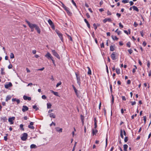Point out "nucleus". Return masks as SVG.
I'll return each instance as SVG.
<instances>
[{
    "instance_id": "6ab92c4d",
    "label": "nucleus",
    "mask_w": 151,
    "mask_h": 151,
    "mask_svg": "<svg viewBox=\"0 0 151 151\" xmlns=\"http://www.w3.org/2000/svg\"><path fill=\"white\" fill-rule=\"evenodd\" d=\"M50 91L55 95L57 96H59L58 93V92L54 91L52 90H50Z\"/></svg>"
},
{
    "instance_id": "49530a36",
    "label": "nucleus",
    "mask_w": 151,
    "mask_h": 151,
    "mask_svg": "<svg viewBox=\"0 0 151 151\" xmlns=\"http://www.w3.org/2000/svg\"><path fill=\"white\" fill-rule=\"evenodd\" d=\"M76 95H77V97L79 98V99H80L81 98V96L78 93V92L77 93H76Z\"/></svg>"
},
{
    "instance_id": "2eb2a0df",
    "label": "nucleus",
    "mask_w": 151,
    "mask_h": 151,
    "mask_svg": "<svg viewBox=\"0 0 151 151\" xmlns=\"http://www.w3.org/2000/svg\"><path fill=\"white\" fill-rule=\"evenodd\" d=\"M23 99L24 100H28L29 101H30L31 99V98L30 97H28L25 95L23 96Z\"/></svg>"
},
{
    "instance_id": "bb28decb",
    "label": "nucleus",
    "mask_w": 151,
    "mask_h": 151,
    "mask_svg": "<svg viewBox=\"0 0 151 151\" xmlns=\"http://www.w3.org/2000/svg\"><path fill=\"white\" fill-rule=\"evenodd\" d=\"M65 34L67 36L68 39H69L70 41H72L73 40L71 36L70 35H69L66 33H65Z\"/></svg>"
},
{
    "instance_id": "f03ea898",
    "label": "nucleus",
    "mask_w": 151,
    "mask_h": 151,
    "mask_svg": "<svg viewBox=\"0 0 151 151\" xmlns=\"http://www.w3.org/2000/svg\"><path fill=\"white\" fill-rule=\"evenodd\" d=\"M28 135L27 133H24L23 134L22 136L21 137V139L23 141H25L27 139Z\"/></svg>"
},
{
    "instance_id": "4d7b16f0",
    "label": "nucleus",
    "mask_w": 151,
    "mask_h": 151,
    "mask_svg": "<svg viewBox=\"0 0 151 151\" xmlns=\"http://www.w3.org/2000/svg\"><path fill=\"white\" fill-rule=\"evenodd\" d=\"M107 141H108V137L107 136L106 137V147L107 145Z\"/></svg>"
},
{
    "instance_id": "f3484780",
    "label": "nucleus",
    "mask_w": 151,
    "mask_h": 151,
    "mask_svg": "<svg viewBox=\"0 0 151 151\" xmlns=\"http://www.w3.org/2000/svg\"><path fill=\"white\" fill-rule=\"evenodd\" d=\"M49 116L50 117H52L53 118H55L56 117L55 115L53 113H50L49 114Z\"/></svg>"
},
{
    "instance_id": "b1692460",
    "label": "nucleus",
    "mask_w": 151,
    "mask_h": 151,
    "mask_svg": "<svg viewBox=\"0 0 151 151\" xmlns=\"http://www.w3.org/2000/svg\"><path fill=\"white\" fill-rule=\"evenodd\" d=\"M11 98L10 96H6V101H7L8 100H10Z\"/></svg>"
},
{
    "instance_id": "680f3d73",
    "label": "nucleus",
    "mask_w": 151,
    "mask_h": 151,
    "mask_svg": "<svg viewBox=\"0 0 151 151\" xmlns=\"http://www.w3.org/2000/svg\"><path fill=\"white\" fill-rule=\"evenodd\" d=\"M134 25L135 27H136L138 25V24L136 22H134Z\"/></svg>"
},
{
    "instance_id": "9d476101",
    "label": "nucleus",
    "mask_w": 151,
    "mask_h": 151,
    "mask_svg": "<svg viewBox=\"0 0 151 151\" xmlns=\"http://www.w3.org/2000/svg\"><path fill=\"white\" fill-rule=\"evenodd\" d=\"M107 21L111 22L112 21V20L110 18H106L103 20V22L104 23H105Z\"/></svg>"
},
{
    "instance_id": "4c0bfd02",
    "label": "nucleus",
    "mask_w": 151,
    "mask_h": 151,
    "mask_svg": "<svg viewBox=\"0 0 151 151\" xmlns=\"http://www.w3.org/2000/svg\"><path fill=\"white\" fill-rule=\"evenodd\" d=\"M118 29H117L116 31H115V32H116L118 35H119L121 33V32L120 31H118Z\"/></svg>"
},
{
    "instance_id": "412c9836",
    "label": "nucleus",
    "mask_w": 151,
    "mask_h": 151,
    "mask_svg": "<svg viewBox=\"0 0 151 151\" xmlns=\"http://www.w3.org/2000/svg\"><path fill=\"white\" fill-rule=\"evenodd\" d=\"M132 8H133L134 10H135L137 12H139V10L136 6H133Z\"/></svg>"
},
{
    "instance_id": "5701e85b",
    "label": "nucleus",
    "mask_w": 151,
    "mask_h": 151,
    "mask_svg": "<svg viewBox=\"0 0 151 151\" xmlns=\"http://www.w3.org/2000/svg\"><path fill=\"white\" fill-rule=\"evenodd\" d=\"M87 68L88 69V74L89 75H91V70L90 69V68L89 67H88Z\"/></svg>"
},
{
    "instance_id": "e433bc0d",
    "label": "nucleus",
    "mask_w": 151,
    "mask_h": 151,
    "mask_svg": "<svg viewBox=\"0 0 151 151\" xmlns=\"http://www.w3.org/2000/svg\"><path fill=\"white\" fill-rule=\"evenodd\" d=\"M4 70V68H1V74L4 75L5 74V72L3 71Z\"/></svg>"
},
{
    "instance_id": "1a4fd4ad",
    "label": "nucleus",
    "mask_w": 151,
    "mask_h": 151,
    "mask_svg": "<svg viewBox=\"0 0 151 151\" xmlns=\"http://www.w3.org/2000/svg\"><path fill=\"white\" fill-rule=\"evenodd\" d=\"M29 109V108L26 106H23V108L22 109V111L23 112H24L26 111H28Z\"/></svg>"
},
{
    "instance_id": "5fc2aeb1",
    "label": "nucleus",
    "mask_w": 151,
    "mask_h": 151,
    "mask_svg": "<svg viewBox=\"0 0 151 151\" xmlns=\"http://www.w3.org/2000/svg\"><path fill=\"white\" fill-rule=\"evenodd\" d=\"M131 104L132 105H134L135 104H136V102L135 101H134V102H133V101H131Z\"/></svg>"
},
{
    "instance_id": "2f4dec72",
    "label": "nucleus",
    "mask_w": 151,
    "mask_h": 151,
    "mask_svg": "<svg viewBox=\"0 0 151 151\" xmlns=\"http://www.w3.org/2000/svg\"><path fill=\"white\" fill-rule=\"evenodd\" d=\"M116 73L118 74H119L120 73V70L119 68H116Z\"/></svg>"
},
{
    "instance_id": "0eeeda50",
    "label": "nucleus",
    "mask_w": 151,
    "mask_h": 151,
    "mask_svg": "<svg viewBox=\"0 0 151 151\" xmlns=\"http://www.w3.org/2000/svg\"><path fill=\"white\" fill-rule=\"evenodd\" d=\"M15 118V117L13 116L12 117H10L9 118V122H10L11 124H13L14 122L13 121L14 120Z\"/></svg>"
},
{
    "instance_id": "f257e3e1",
    "label": "nucleus",
    "mask_w": 151,
    "mask_h": 151,
    "mask_svg": "<svg viewBox=\"0 0 151 151\" xmlns=\"http://www.w3.org/2000/svg\"><path fill=\"white\" fill-rule=\"evenodd\" d=\"M75 74L76 78L77 83H78L79 86H81V78L80 75L79 74H78L76 73H75Z\"/></svg>"
},
{
    "instance_id": "58836bf2",
    "label": "nucleus",
    "mask_w": 151,
    "mask_h": 151,
    "mask_svg": "<svg viewBox=\"0 0 151 151\" xmlns=\"http://www.w3.org/2000/svg\"><path fill=\"white\" fill-rule=\"evenodd\" d=\"M33 108L34 109H35L36 111H37L38 110L39 108L38 107H37V106L36 105H34L33 106Z\"/></svg>"
},
{
    "instance_id": "8fccbe9b",
    "label": "nucleus",
    "mask_w": 151,
    "mask_h": 151,
    "mask_svg": "<svg viewBox=\"0 0 151 151\" xmlns=\"http://www.w3.org/2000/svg\"><path fill=\"white\" fill-rule=\"evenodd\" d=\"M112 100H111V103L112 104H113L114 102V96L113 95H112Z\"/></svg>"
},
{
    "instance_id": "f704fd0d",
    "label": "nucleus",
    "mask_w": 151,
    "mask_h": 151,
    "mask_svg": "<svg viewBox=\"0 0 151 151\" xmlns=\"http://www.w3.org/2000/svg\"><path fill=\"white\" fill-rule=\"evenodd\" d=\"M120 136L122 139L124 138V136L123 135L122 130V129H121L120 130Z\"/></svg>"
},
{
    "instance_id": "7c9ffc66",
    "label": "nucleus",
    "mask_w": 151,
    "mask_h": 151,
    "mask_svg": "<svg viewBox=\"0 0 151 151\" xmlns=\"http://www.w3.org/2000/svg\"><path fill=\"white\" fill-rule=\"evenodd\" d=\"M37 147L34 144H32L30 146V148H35Z\"/></svg>"
},
{
    "instance_id": "ddd939ff",
    "label": "nucleus",
    "mask_w": 151,
    "mask_h": 151,
    "mask_svg": "<svg viewBox=\"0 0 151 151\" xmlns=\"http://www.w3.org/2000/svg\"><path fill=\"white\" fill-rule=\"evenodd\" d=\"M35 29L37 31V32L39 34H40L41 30L39 27L37 25L35 28Z\"/></svg>"
},
{
    "instance_id": "c03bdc74",
    "label": "nucleus",
    "mask_w": 151,
    "mask_h": 151,
    "mask_svg": "<svg viewBox=\"0 0 151 151\" xmlns=\"http://www.w3.org/2000/svg\"><path fill=\"white\" fill-rule=\"evenodd\" d=\"M128 51L130 54H131L133 52L132 50L131 49L128 50Z\"/></svg>"
},
{
    "instance_id": "052dcab7",
    "label": "nucleus",
    "mask_w": 151,
    "mask_h": 151,
    "mask_svg": "<svg viewBox=\"0 0 151 151\" xmlns=\"http://www.w3.org/2000/svg\"><path fill=\"white\" fill-rule=\"evenodd\" d=\"M12 67V64H10L8 66V68L9 69H11Z\"/></svg>"
},
{
    "instance_id": "0e129e2a",
    "label": "nucleus",
    "mask_w": 151,
    "mask_h": 151,
    "mask_svg": "<svg viewBox=\"0 0 151 151\" xmlns=\"http://www.w3.org/2000/svg\"><path fill=\"white\" fill-rule=\"evenodd\" d=\"M116 15L119 18L121 16V14H120L119 13H116Z\"/></svg>"
},
{
    "instance_id": "7ed1b4c3",
    "label": "nucleus",
    "mask_w": 151,
    "mask_h": 151,
    "mask_svg": "<svg viewBox=\"0 0 151 151\" xmlns=\"http://www.w3.org/2000/svg\"><path fill=\"white\" fill-rule=\"evenodd\" d=\"M52 54L58 58L60 59V58L58 53L56 52L55 50H52Z\"/></svg>"
},
{
    "instance_id": "3c124183",
    "label": "nucleus",
    "mask_w": 151,
    "mask_h": 151,
    "mask_svg": "<svg viewBox=\"0 0 151 151\" xmlns=\"http://www.w3.org/2000/svg\"><path fill=\"white\" fill-rule=\"evenodd\" d=\"M150 62L149 61H147V66L148 68H149L150 65Z\"/></svg>"
},
{
    "instance_id": "4be33fe9",
    "label": "nucleus",
    "mask_w": 151,
    "mask_h": 151,
    "mask_svg": "<svg viewBox=\"0 0 151 151\" xmlns=\"http://www.w3.org/2000/svg\"><path fill=\"white\" fill-rule=\"evenodd\" d=\"M128 147V145L126 144H125L124 145V151H127V149Z\"/></svg>"
},
{
    "instance_id": "bf43d9fd",
    "label": "nucleus",
    "mask_w": 151,
    "mask_h": 151,
    "mask_svg": "<svg viewBox=\"0 0 151 151\" xmlns=\"http://www.w3.org/2000/svg\"><path fill=\"white\" fill-rule=\"evenodd\" d=\"M144 120V123H145L146 121V117L145 116H143Z\"/></svg>"
},
{
    "instance_id": "9b49d317",
    "label": "nucleus",
    "mask_w": 151,
    "mask_h": 151,
    "mask_svg": "<svg viewBox=\"0 0 151 151\" xmlns=\"http://www.w3.org/2000/svg\"><path fill=\"white\" fill-rule=\"evenodd\" d=\"M12 86V84L11 82H9L8 84L5 85V87L6 88H8Z\"/></svg>"
},
{
    "instance_id": "c85d7f7f",
    "label": "nucleus",
    "mask_w": 151,
    "mask_h": 151,
    "mask_svg": "<svg viewBox=\"0 0 151 151\" xmlns=\"http://www.w3.org/2000/svg\"><path fill=\"white\" fill-rule=\"evenodd\" d=\"M114 50V46L112 45H111L110 47V50L111 51H113Z\"/></svg>"
},
{
    "instance_id": "603ef678",
    "label": "nucleus",
    "mask_w": 151,
    "mask_h": 151,
    "mask_svg": "<svg viewBox=\"0 0 151 151\" xmlns=\"http://www.w3.org/2000/svg\"><path fill=\"white\" fill-rule=\"evenodd\" d=\"M42 98L43 99H46L47 97L45 95H43L42 96Z\"/></svg>"
},
{
    "instance_id": "4468645a",
    "label": "nucleus",
    "mask_w": 151,
    "mask_h": 151,
    "mask_svg": "<svg viewBox=\"0 0 151 151\" xmlns=\"http://www.w3.org/2000/svg\"><path fill=\"white\" fill-rule=\"evenodd\" d=\"M55 130L56 131L60 132H62L63 129L62 128H60L59 127H57L55 128Z\"/></svg>"
},
{
    "instance_id": "09e8293b",
    "label": "nucleus",
    "mask_w": 151,
    "mask_h": 151,
    "mask_svg": "<svg viewBox=\"0 0 151 151\" xmlns=\"http://www.w3.org/2000/svg\"><path fill=\"white\" fill-rule=\"evenodd\" d=\"M61 84V82H60L57 84L56 85V87H58Z\"/></svg>"
},
{
    "instance_id": "864d4df0",
    "label": "nucleus",
    "mask_w": 151,
    "mask_h": 151,
    "mask_svg": "<svg viewBox=\"0 0 151 151\" xmlns=\"http://www.w3.org/2000/svg\"><path fill=\"white\" fill-rule=\"evenodd\" d=\"M86 16L88 18H89L90 17V15H89V14L88 13H86Z\"/></svg>"
},
{
    "instance_id": "6e6552de",
    "label": "nucleus",
    "mask_w": 151,
    "mask_h": 151,
    "mask_svg": "<svg viewBox=\"0 0 151 151\" xmlns=\"http://www.w3.org/2000/svg\"><path fill=\"white\" fill-rule=\"evenodd\" d=\"M48 22L49 24L51 26V27L52 28H54V24L52 22V21H51V20L50 19H49L48 20Z\"/></svg>"
},
{
    "instance_id": "a19ab883",
    "label": "nucleus",
    "mask_w": 151,
    "mask_h": 151,
    "mask_svg": "<svg viewBox=\"0 0 151 151\" xmlns=\"http://www.w3.org/2000/svg\"><path fill=\"white\" fill-rule=\"evenodd\" d=\"M127 47H130L131 43L129 42H128L127 43Z\"/></svg>"
},
{
    "instance_id": "37998d69",
    "label": "nucleus",
    "mask_w": 151,
    "mask_h": 151,
    "mask_svg": "<svg viewBox=\"0 0 151 151\" xmlns=\"http://www.w3.org/2000/svg\"><path fill=\"white\" fill-rule=\"evenodd\" d=\"M93 27H94V29L95 30H96V29H97V25L95 24V23H94L93 24Z\"/></svg>"
},
{
    "instance_id": "a18cd8bd",
    "label": "nucleus",
    "mask_w": 151,
    "mask_h": 151,
    "mask_svg": "<svg viewBox=\"0 0 151 151\" xmlns=\"http://www.w3.org/2000/svg\"><path fill=\"white\" fill-rule=\"evenodd\" d=\"M122 2L124 3H126L128 2V0H123Z\"/></svg>"
},
{
    "instance_id": "cd10ccee",
    "label": "nucleus",
    "mask_w": 151,
    "mask_h": 151,
    "mask_svg": "<svg viewBox=\"0 0 151 151\" xmlns=\"http://www.w3.org/2000/svg\"><path fill=\"white\" fill-rule=\"evenodd\" d=\"M52 106V105L50 103H47V108L48 109H50L51 108Z\"/></svg>"
},
{
    "instance_id": "dca6fc26",
    "label": "nucleus",
    "mask_w": 151,
    "mask_h": 151,
    "mask_svg": "<svg viewBox=\"0 0 151 151\" xmlns=\"http://www.w3.org/2000/svg\"><path fill=\"white\" fill-rule=\"evenodd\" d=\"M36 24H32L31 23L29 26L30 28H35V27L36 26Z\"/></svg>"
},
{
    "instance_id": "e2e57ef3",
    "label": "nucleus",
    "mask_w": 151,
    "mask_h": 151,
    "mask_svg": "<svg viewBox=\"0 0 151 151\" xmlns=\"http://www.w3.org/2000/svg\"><path fill=\"white\" fill-rule=\"evenodd\" d=\"M119 27H121L122 28L123 27V26L121 24V22L119 23Z\"/></svg>"
},
{
    "instance_id": "ea45409f",
    "label": "nucleus",
    "mask_w": 151,
    "mask_h": 151,
    "mask_svg": "<svg viewBox=\"0 0 151 151\" xmlns=\"http://www.w3.org/2000/svg\"><path fill=\"white\" fill-rule=\"evenodd\" d=\"M20 128L22 130L24 131V129L23 128V124H20Z\"/></svg>"
},
{
    "instance_id": "f8f14e48",
    "label": "nucleus",
    "mask_w": 151,
    "mask_h": 151,
    "mask_svg": "<svg viewBox=\"0 0 151 151\" xmlns=\"http://www.w3.org/2000/svg\"><path fill=\"white\" fill-rule=\"evenodd\" d=\"M34 123L32 122H31L30 123V125H28V127L30 129H34V127L33 126H31L30 125L32 126L33 125Z\"/></svg>"
},
{
    "instance_id": "a878e982",
    "label": "nucleus",
    "mask_w": 151,
    "mask_h": 151,
    "mask_svg": "<svg viewBox=\"0 0 151 151\" xmlns=\"http://www.w3.org/2000/svg\"><path fill=\"white\" fill-rule=\"evenodd\" d=\"M111 37L114 40H117L118 39V38H117L116 36L112 35Z\"/></svg>"
},
{
    "instance_id": "de8ad7c7",
    "label": "nucleus",
    "mask_w": 151,
    "mask_h": 151,
    "mask_svg": "<svg viewBox=\"0 0 151 151\" xmlns=\"http://www.w3.org/2000/svg\"><path fill=\"white\" fill-rule=\"evenodd\" d=\"M128 140V137H125L124 139V141L125 142H127Z\"/></svg>"
},
{
    "instance_id": "69168bd1",
    "label": "nucleus",
    "mask_w": 151,
    "mask_h": 151,
    "mask_svg": "<svg viewBox=\"0 0 151 151\" xmlns=\"http://www.w3.org/2000/svg\"><path fill=\"white\" fill-rule=\"evenodd\" d=\"M107 14L108 15H111V14L110 12L108 10L107 12Z\"/></svg>"
},
{
    "instance_id": "20e7f679",
    "label": "nucleus",
    "mask_w": 151,
    "mask_h": 151,
    "mask_svg": "<svg viewBox=\"0 0 151 151\" xmlns=\"http://www.w3.org/2000/svg\"><path fill=\"white\" fill-rule=\"evenodd\" d=\"M116 53L115 52H113L111 55V57L112 59L114 60L116 59L117 58L116 57Z\"/></svg>"
},
{
    "instance_id": "79ce46f5",
    "label": "nucleus",
    "mask_w": 151,
    "mask_h": 151,
    "mask_svg": "<svg viewBox=\"0 0 151 151\" xmlns=\"http://www.w3.org/2000/svg\"><path fill=\"white\" fill-rule=\"evenodd\" d=\"M71 1L73 4L76 7H77V6L76 3L73 0H71Z\"/></svg>"
},
{
    "instance_id": "aec40b11",
    "label": "nucleus",
    "mask_w": 151,
    "mask_h": 151,
    "mask_svg": "<svg viewBox=\"0 0 151 151\" xmlns=\"http://www.w3.org/2000/svg\"><path fill=\"white\" fill-rule=\"evenodd\" d=\"M98 132V130L97 129H93L92 130V134L93 135L94 134H96V133Z\"/></svg>"
},
{
    "instance_id": "c9c22d12",
    "label": "nucleus",
    "mask_w": 151,
    "mask_h": 151,
    "mask_svg": "<svg viewBox=\"0 0 151 151\" xmlns=\"http://www.w3.org/2000/svg\"><path fill=\"white\" fill-rule=\"evenodd\" d=\"M10 57L11 59L13 58H14V55L13 53H11L10 55Z\"/></svg>"
},
{
    "instance_id": "423d86ee",
    "label": "nucleus",
    "mask_w": 151,
    "mask_h": 151,
    "mask_svg": "<svg viewBox=\"0 0 151 151\" xmlns=\"http://www.w3.org/2000/svg\"><path fill=\"white\" fill-rule=\"evenodd\" d=\"M56 33L57 35H58L59 37L60 38V40L62 41H63V35L59 31H56Z\"/></svg>"
},
{
    "instance_id": "393cba45",
    "label": "nucleus",
    "mask_w": 151,
    "mask_h": 151,
    "mask_svg": "<svg viewBox=\"0 0 151 151\" xmlns=\"http://www.w3.org/2000/svg\"><path fill=\"white\" fill-rule=\"evenodd\" d=\"M1 119L4 122H6L7 119L6 117H3L1 118Z\"/></svg>"
},
{
    "instance_id": "72a5a7b5",
    "label": "nucleus",
    "mask_w": 151,
    "mask_h": 151,
    "mask_svg": "<svg viewBox=\"0 0 151 151\" xmlns=\"http://www.w3.org/2000/svg\"><path fill=\"white\" fill-rule=\"evenodd\" d=\"M65 6L64 8H65V10L66 11L67 13H70V12L68 10V8L67 7H66L65 6Z\"/></svg>"
},
{
    "instance_id": "6e6d98bb",
    "label": "nucleus",
    "mask_w": 151,
    "mask_h": 151,
    "mask_svg": "<svg viewBox=\"0 0 151 151\" xmlns=\"http://www.w3.org/2000/svg\"><path fill=\"white\" fill-rule=\"evenodd\" d=\"M76 143H77L76 142L75 143L74 145V147H73V150H72V151H74V150H75V147H76Z\"/></svg>"
},
{
    "instance_id": "338daca9",
    "label": "nucleus",
    "mask_w": 151,
    "mask_h": 151,
    "mask_svg": "<svg viewBox=\"0 0 151 151\" xmlns=\"http://www.w3.org/2000/svg\"><path fill=\"white\" fill-rule=\"evenodd\" d=\"M146 44L147 43L145 42L144 41L143 42L142 45L144 46H145L146 45Z\"/></svg>"
},
{
    "instance_id": "473e14b6",
    "label": "nucleus",
    "mask_w": 151,
    "mask_h": 151,
    "mask_svg": "<svg viewBox=\"0 0 151 151\" xmlns=\"http://www.w3.org/2000/svg\"><path fill=\"white\" fill-rule=\"evenodd\" d=\"M134 67H135L132 70V73H134L136 71V70L137 69V67L135 65H134Z\"/></svg>"
},
{
    "instance_id": "a211bd4d",
    "label": "nucleus",
    "mask_w": 151,
    "mask_h": 151,
    "mask_svg": "<svg viewBox=\"0 0 151 151\" xmlns=\"http://www.w3.org/2000/svg\"><path fill=\"white\" fill-rule=\"evenodd\" d=\"M84 21L86 23V24L87 26L88 27V28L90 29V24L88 23V21L87 20V19H84Z\"/></svg>"
},
{
    "instance_id": "39448f33",
    "label": "nucleus",
    "mask_w": 151,
    "mask_h": 151,
    "mask_svg": "<svg viewBox=\"0 0 151 151\" xmlns=\"http://www.w3.org/2000/svg\"><path fill=\"white\" fill-rule=\"evenodd\" d=\"M45 56L48 59H52L53 58V57L51 56V54L48 52H47V54L45 55Z\"/></svg>"
},
{
    "instance_id": "c756f323",
    "label": "nucleus",
    "mask_w": 151,
    "mask_h": 151,
    "mask_svg": "<svg viewBox=\"0 0 151 151\" xmlns=\"http://www.w3.org/2000/svg\"><path fill=\"white\" fill-rule=\"evenodd\" d=\"M72 87L75 91V93H77V90L76 89V88H75V86H74V85H72Z\"/></svg>"
},
{
    "instance_id": "774afa93",
    "label": "nucleus",
    "mask_w": 151,
    "mask_h": 151,
    "mask_svg": "<svg viewBox=\"0 0 151 151\" xmlns=\"http://www.w3.org/2000/svg\"><path fill=\"white\" fill-rule=\"evenodd\" d=\"M122 100L125 101L126 100V98L124 96H122Z\"/></svg>"
},
{
    "instance_id": "13d9d810",
    "label": "nucleus",
    "mask_w": 151,
    "mask_h": 151,
    "mask_svg": "<svg viewBox=\"0 0 151 151\" xmlns=\"http://www.w3.org/2000/svg\"><path fill=\"white\" fill-rule=\"evenodd\" d=\"M101 48L104 47V42H102V44L101 45Z\"/></svg>"
}]
</instances>
